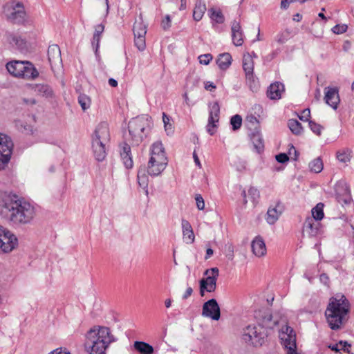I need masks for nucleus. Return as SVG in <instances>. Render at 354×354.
Segmentation results:
<instances>
[{
	"label": "nucleus",
	"instance_id": "79ce46f5",
	"mask_svg": "<svg viewBox=\"0 0 354 354\" xmlns=\"http://www.w3.org/2000/svg\"><path fill=\"white\" fill-rule=\"evenodd\" d=\"M162 120L164 122L165 129L167 135H171L174 133V128L172 124L170 122V119L165 113L162 114Z\"/></svg>",
	"mask_w": 354,
	"mask_h": 354
},
{
	"label": "nucleus",
	"instance_id": "ddd939ff",
	"mask_svg": "<svg viewBox=\"0 0 354 354\" xmlns=\"http://www.w3.org/2000/svg\"><path fill=\"white\" fill-rule=\"evenodd\" d=\"M261 330L262 328L260 326H248L243 330V339L254 346L261 345L264 338V334Z\"/></svg>",
	"mask_w": 354,
	"mask_h": 354
},
{
	"label": "nucleus",
	"instance_id": "2f4dec72",
	"mask_svg": "<svg viewBox=\"0 0 354 354\" xmlns=\"http://www.w3.org/2000/svg\"><path fill=\"white\" fill-rule=\"evenodd\" d=\"M133 30L134 35H146L147 26L144 24L142 17H140L138 19L136 20Z\"/></svg>",
	"mask_w": 354,
	"mask_h": 354
},
{
	"label": "nucleus",
	"instance_id": "2eb2a0df",
	"mask_svg": "<svg viewBox=\"0 0 354 354\" xmlns=\"http://www.w3.org/2000/svg\"><path fill=\"white\" fill-rule=\"evenodd\" d=\"M209 118L206 130L210 135H214L217 127L216 124L219 120L220 106L218 102H214L209 104Z\"/></svg>",
	"mask_w": 354,
	"mask_h": 354
},
{
	"label": "nucleus",
	"instance_id": "680f3d73",
	"mask_svg": "<svg viewBox=\"0 0 354 354\" xmlns=\"http://www.w3.org/2000/svg\"><path fill=\"white\" fill-rule=\"evenodd\" d=\"M227 250H228V253L227 254V257L230 259H233V257H234V247L232 244H230L229 245H227Z\"/></svg>",
	"mask_w": 354,
	"mask_h": 354
},
{
	"label": "nucleus",
	"instance_id": "72a5a7b5",
	"mask_svg": "<svg viewBox=\"0 0 354 354\" xmlns=\"http://www.w3.org/2000/svg\"><path fill=\"white\" fill-rule=\"evenodd\" d=\"M208 12L212 21L218 24H223L224 22L225 18L221 10L212 8L209 9Z\"/></svg>",
	"mask_w": 354,
	"mask_h": 354
},
{
	"label": "nucleus",
	"instance_id": "9b49d317",
	"mask_svg": "<svg viewBox=\"0 0 354 354\" xmlns=\"http://www.w3.org/2000/svg\"><path fill=\"white\" fill-rule=\"evenodd\" d=\"M13 144L10 138L0 133V170L9 162L12 154Z\"/></svg>",
	"mask_w": 354,
	"mask_h": 354
},
{
	"label": "nucleus",
	"instance_id": "7ed1b4c3",
	"mask_svg": "<svg viewBox=\"0 0 354 354\" xmlns=\"http://www.w3.org/2000/svg\"><path fill=\"white\" fill-rule=\"evenodd\" d=\"M350 310L348 300L344 295L337 294L330 298L325 311L327 322L332 330H338L346 321Z\"/></svg>",
	"mask_w": 354,
	"mask_h": 354
},
{
	"label": "nucleus",
	"instance_id": "6e6552de",
	"mask_svg": "<svg viewBox=\"0 0 354 354\" xmlns=\"http://www.w3.org/2000/svg\"><path fill=\"white\" fill-rule=\"evenodd\" d=\"M279 337L286 354H301L297 350L296 334L291 327L288 325L283 326L279 330Z\"/></svg>",
	"mask_w": 354,
	"mask_h": 354
},
{
	"label": "nucleus",
	"instance_id": "c756f323",
	"mask_svg": "<svg viewBox=\"0 0 354 354\" xmlns=\"http://www.w3.org/2000/svg\"><path fill=\"white\" fill-rule=\"evenodd\" d=\"M336 157L339 162L347 164L351 161L352 151L348 148L339 149L336 153Z\"/></svg>",
	"mask_w": 354,
	"mask_h": 354
},
{
	"label": "nucleus",
	"instance_id": "f03ea898",
	"mask_svg": "<svg viewBox=\"0 0 354 354\" xmlns=\"http://www.w3.org/2000/svg\"><path fill=\"white\" fill-rule=\"evenodd\" d=\"M115 341L109 328L94 326L85 335L84 347L89 354H106L107 348Z\"/></svg>",
	"mask_w": 354,
	"mask_h": 354
},
{
	"label": "nucleus",
	"instance_id": "aec40b11",
	"mask_svg": "<svg viewBox=\"0 0 354 354\" xmlns=\"http://www.w3.org/2000/svg\"><path fill=\"white\" fill-rule=\"evenodd\" d=\"M232 39L233 44L236 46H241L243 44V32L239 21H234L232 23Z\"/></svg>",
	"mask_w": 354,
	"mask_h": 354
},
{
	"label": "nucleus",
	"instance_id": "58836bf2",
	"mask_svg": "<svg viewBox=\"0 0 354 354\" xmlns=\"http://www.w3.org/2000/svg\"><path fill=\"white\" fill-rule=\"evenodd\" d=\"M312 217H308V218H315L319 222L324 217L323 205L322 203L317 204L312 209Z\"/></svg>",
	"mask_w": 354,
	"mask_h": 354
},
{
	"label": "nucleus",
	"instance_id": "f8f14e48",
	"mask_svg": "<svg viewBox=\"0 0 354 354\" xmlns=\"http://www.w3.org/2000/svg\"><path fill=\"white\" fill-rule=\"evenodd\" d=\"M8 18L14 23H21L24 20L26 12L22 3L12 1L5 8Z\"/></svg>",
	"mask_w": 354,
	"mask_h": 354
},
{
	"label": "nucleus",
	"instance_id": "c03bdc74",
	"mask_svg": "<svg viewBox=\"0 0 354 354\" xmlns=\"http://www.w3.org/2000/svg\"><path fill=\"white\" fill-rule=\"evenodd\" d=\"M135 39V45L138 48V49L140 51H142L145 49L146 44H145V35H134Z\"/></svg>",
	"mask_w": 354,
	"mask_h": 354
},
{
	"label": "nucleus",
	"instance_id": "6ab92c4d",
	"mask_svg": "<svg viewBox=\"0 0 354 354\" xmlns=\"http://www.w3.org/2000/svg\"><path fill=\"white\" fill-rule=\"evenodd\" d=\"M283 210V205L278 202L274 205H271L268 208L266 214V220L270 225L274 224L279 219Z\"/></svg>",
	"mask_w": 354,
	"mask_h": 354
},
{
	"label": "nucleus",
	"instance_id": "6e6d98bb",
	"mask_svg": "<svg viewBox=\"0 0 354 354\" xmlns=\"http://www.w3.org/2000/svg\"><path fill=\"white\" fill-rule=\"evenodd\" d=\"M100 37H100V36H95V35H93V37L91 43H92L93 47L95 48V51L96 54H97L98 48H99Z\"/></svg>",
	"mask_w": 354,
	"mask_h": 354
},
{
	"label": "nucleus",
	"instance_id": "774afa93",
	"mask_svg": "<svg viewBox=\"0 0 354 354\" xmlns=\"http://www.w3.org/2000/svg\"><path fill=\"white\" fill-rule=\"evenodd\" d=\"M109 84L112 87H116L118 86V82L113 78H110L109 80Z\"/></svg>",
	"mask_w": 354,
	"mask_h": 354
},
{
	"label": "nucleus",
	"instance_id": "052dcab7",
	"mask_svg": "<svg viewBox=\"0 0 354 354\" xmlns=\"http://www.w3.org/2000/svg\"><path fill=\"white\" fill-rule=\"evenodd\" d=\"M205 88L207 91H212L216 88L215 84L212 82H206L205 83Z\"/></svg>",
	"mask_w": 354,
	"mask_h": 354
},
{
	"label": "nucleus",
	"instance_id": "8fccbe9b",
	"mask_svg": "<svg viewBox=\"0 0 354 354\" xmlns=\"http://www.w3.org/2000/svg\"><path fill=\"white\" fill-rule=\"evenodd\" d=\"M199 62L201 64L207 65L212 59L211 54H204L198 57Z\"/></svg>",
	"mask_w": 354,
	"mask_h": 354
},
{
	"label": "nucleus",
	"instance_id": "a19ab883",
	"mask_svg": "<svg viewBox=\"0 0 354 354\" xmlns=\"http://www.w3.org/2000/svg\"><path fill=\"white\" fill-rule=\"evenodd\" d=\"M245 78L250 90L253 92L257 91L259 89V82L257 78L254 76V74L251 73V77L245 75Z\"/></svg>",
	"mask_w": 354,
	"mask_h": 354
},
{
	"label": "nucleus",
	"instance_id": "0e129e2a",
	"mask_svg": "<svg viewBox=\"0 0 354 354\" xmlns=\"http://www.w3.org/2000/svg\"><path fill=\"white\" fill-rule=\"evenodd\" d=\"M319 279H320L321 282H322L325 285L328 284V283L329 281L328 277L327 276V274H326L324 273L320 274Z\"/></svg>",
	"mask_w": 354,
	"mask_h": 354
},
{
	"label": "nucleus",
	"instance_id": "de8ad7c7",
	"mask_svg": "<svg viewBox=\"0 0 354 354\" xmlns=\"http://www.w3.org/2000/svg\"><path fill=\"white\" fill-rule=\"evenodd\" d=\"M12 43L16 45L19 49L23 50L26 47V42L20 37H13Z\"/></svg>",
	"mask_w": 354,
	"mask_h": 354
},
{
	"label": "nucleus",
	"instance_id": "20e7f679",
	"mask_svg": "<svg viewBox=\"0 0 354 354\" xmlns=\"http://www.w3.org/2000/svg\"><path fill=\"white\" fill-rule=\"evenodd\" d=\"M110 139L109 125L106 122H101L96 127L92 136V149L95 158L97 161H102L106 156V145Z\"/></svg>",
	"mask_w": 354,
	"mask_h": 354
},
{
	"label": "nucleus",
	"instance_id": "b1692460",
	"mask_svg": "<svg viewBox=\"0 0 354 354\" xmlns=\"http://www.w3.org/2000/svg\"><path fill=\"white\" fill-rule=\"evenodd\" d=\"M148 174L146 173L145 167H140L138 171L137 180L140 187H142L147 196L149 194L148 185H149V177Z\"/></svg>",
	"mask_w": 354,
	"mask_h": 354
},
{
	"label": "nucleus",
	"instance_id": "338daca9",
	"mask_svg": "<svg viewBox=\"0 0 354 354\" xmlns=\"http://www.w3.org/2000/svg\"><path fill=\"white\" fill-rule=\"evenodd\" d=\"M292 1V0L290 1L288 0H282L281 2V8L283 9H286L288 7L290 3Z\"/></svg>",
	"mask_w": 354,
	"mask_h": 354
},
{
	"label": "nucleus",
	"instance_id": "1a4fd4ad",
	"mask_svg": "<svg viewBox=\"0 0 354 354\" xmlns=\"http://www.w3.org/2000/svg\"><path fill=\"white\" fill-rule=\"evenodd\" d=\"M203 277L200 281V295L203 297L205 292H213L216 288V281L219 275L217 268H212L205 271Z\"/></svg>",
	"mask_w": 354,
	"mask_h": 354
},
{
	"label": "nucleus",
	"instance_id": "c85d7f7f",
	"mask_svg": "<svg viewBox=\"0 0 354 354\" xmlns=\"http://www.w3.org/2000/svg\"><path fill=\"white\" fill-rule=\"evenodd\" d=\"M251 140L256 150L258 152L263 151L264 148L263 139L261 133L259 131H256L252 133L251 136Z\"/></svg>",
	"mask_w": 354,
	"mask_h": 354
},
{
	"label": "nucleus",
	"instance_id": "4c0bfd02",
	"mask_svg": "<svg viewBox=\"0 0 354 354\" xmlns=\"http://www.w3.org/2000/svg\"><path fill=\"white\" fill-rule=\"evenodd\" d=\"M17 129L23 133L30 134L32 133V127L31 125L21 121L20 120L15 122Z\"/></svg>",
	"mask_w": 354,
	"mask_h": 354
},
{
	"label": "nucleus",
	"instance_id": "393cba45",
	"mask_svg": "<svg viewBox=\"0 0 354 354\" xmlns=\"http://www.w3.org/2000/svg\"><path fill=\"white\" fill-rule=\"evenodd\" d=\"M121 158L126 168L133 167V162L131 155V147L129 145L124 144L120 153Z\"/></svg>",
	"mask_w": 354,
	"mask_h": 354
},
{
	"label": "nucleus",
	"instance_id": "dca6fc26",
	"mask_svg": "<svg viewBox=\"0 0 354 354\" xmlns=\"http://www.w3.org/2000/svg\"><path fill=\"white\" fill-rule=\"evenodd\" d=\"M320 231V223L315 218H306L303 225V235L308 237L317 236Z\"/></svg>",
	"mask_w": 354,
	"mask_h": 354
},
{
	"label": "nucleus",
	"instance_id": "603ef678",
	"mask_svg": "<svg viewBox=\"0 0 354 354\" xmlns=\"http://www.w3.org/2000/svg\"><path fill=\"white\" fill-rule=\"evenodd\" d=\"M288 38V32H283L278 34L276 37V41L279 44L285 43Z\"/></svg>",
	"mask_w": 354,
	"mask_h": 354
},
{
	"label": "nucleus",
	"instance_id": "e2e57ef3",
	"mask_svg": "<svg viewBox=\"0 0 354 354\" xmlns=\"http://www.w3.org/2000/svg\"><path fill=\"white\" fill-rule=\"evenodd\" d=\"M192 292H193V289L191 287H188L187 288L185 292L183 295V299H187L189 297H190L192 295Z\"/></svg>",
	"mask_w": 354,
	"mask_h": 354
},
{
	"label": "nucleus",
	"instance_id": "c9c22d12",
	"mask_svg": "<svg viewBox=\"0 0 354 354\" xmlns=\"http://www.w3.org/2000/svg\"><path fill=\"white\" fill-rule=\"evenodd\" d=\"M288 126L295 135H300L303 132V127L301 123L295 119H290L288 122Z\"/></svg>",
	"mask_w": 354,
	"mask_h": 354
},
{
	"label": "nucleus",
	"instance_id": "ea45409f",
	"mask_svg": "<svg viewBox=\"0 0 354 354\" xmlns=\"http://www.w3.org/2000/svg\"><path fill=\"white\" fill-rule=\"evenodd\" d=\"M78 102L81 106L82 109L84 111H86L90 108L91 100L88 95L85 94H80L78 97Z\"/></svg>",
	"mask_w": 354,
	"mask_h": 354
},
{
	"label": "nucleus",
	"instance_id": "49530a36",
	"mask_svg": "<svg viewBox=\"0 0 354 354\" xmlns=\"http://www.w3.org/2000/svg\"><path fill=\"white\" fill-rule=\"evenodd\" d=\"M308 124L310 129L313 133H315L317 136L321 135L322 131L324 129L322 126L311 120L309 121Z\"/></svg>",
	"mask_w": 354,
	"mask_h": 354
},
{
	"label": "nucleus",
	"instance_id": "69168bd1",
	"mask_svg": "<svg viewBox=\"0 0 354 354\" xmlns=\"http://www.w3.org/2000/svg\"><path fill=\"white\" fill-rule=\"evenodd\" d=\"M193 158H194V162L196 163V165L199 167L201 168V162L199 160V158L196 154V153L194 151L193 153Z\"/></svg>",
	"mask_w": 354,
	"mask_h": 354
},
{
	"label": "nucleus",
	"instance_id": "f3484780",
	"mask_svg": "<svg viewBox=\"0 0 354 354\" xmlns=\"http://www.w3.org/2000/svg\"><path fill=\"white\" fill-rule=\"evenodd\" d=\"M48 61L53 70L55 67H59L62 65L61 51L57 45L53 44L48 49Z\"/></svg>",
	"mask_w": 354,
	"mask_h": 354
},
{
	"label": "nucleus",
	"instance_id": "473e14b6",
	"mask_svg": "<svg viewBox=\"0 0 354 354\" xmlns=\"http://www.w3.org/2000/svg\"><path fill=\"white\" fill-rule=\"evenodd\" d=\"M328 348H330L335 353H340L341 351L349 353L351 344H348L347 342L345 341H339L338 343L334 344H330L328 345Z\"/></svg>",
	"mask_w": 354,
	"mask_h": 354
},
{
	"label": "nucleus",
	"instance_id": "4d7b16f0",
	"mask_svg": "<svg viewBox=\"0 0 354 354\" xmlns=\"http://www.w3.org/2000/svg\"><path fill=\"white\" fill-rule=\"evenodd\" d=\"M276 160L281 163H284L289 160V158L286 153H281L276 156Z\"/></svg>",
	"mask_w": 354,
	"mask_h": 354
},
{
	"label": "nucleus",
	"instance_id": "423d86ee",
	"mask_svg": "<svg viewBox=\"0 0 354 354\" xmlns=\"http://www.w3.org/2000/svg\"><path fill=\"white\" fill-rule=\"evenodd\" d=\"M152 127L151 118L141 115L133 118L129 122V133L133 143L138 145L149 133Z\"/></svg>",
	"mask_w": 354,
	"mask_h": 354
},
{
	"label": "nucleus",
	"instance_id": "0eeeda50",
	"mask_svg": "<svg viewBox=\"0 0 354 354\" xmlns=\"http://www.w3.org/2000/svg\"><path fill=\"white\" fill-rule=\"evenodd\" d=\"M9 73L25 80H35L39 76L37 70L28 61H12L6 64Z\"/></svg>",
	"mask_w": 354,
	"mask_h": 354
},
{
	"label": "nucleus",
	"instance_id": "39448f33",
	"mask_svg": "<svg viewBox=\"0 0 354 354\" xmlns=\"http://www.w3.org/2000/svg\"><path fill=\"white\" fill-rule=\"evenodd\" d=\"M150 155L147 171L151 176H158L165 170L167 165L165 148L161 142H155L151 145Z\"/></svg>",
	"mask_w": 354,
	"mask_h": 354
},
{
	"label": "nucleus",
	"instance_id": "864d4df0",
	"mask_svg": "<svg viewBox=\"0 0 354 354\" xmlns=\"http://www.w3.org/2000/svg\"><path fill=\"white\" fill-rule=\"evenodd\" d=\"M171 18L169 15H166L162 20L161 26L164 30L168 29L171 26Z\"/></svg>",
	"mask_w": 354,
	"mask_h": 354
},
{
	"label": "nucleus",
	"instance_id": "7c9ffc66",
	"mask_svg": "<svg viewBox=\"0 0 354 354\" xmlns=\"http://www.w3.org/2000/svg\"><path fill=\"white\" fill-rule=\"evenodd\" d=\"M133 346L142 354H152L153 353V346L144 342L136 341L134 342Z\"/></svg>",
	"mask_w": 354,
	"mask_h": 354
},
{
	"label": "nucleus",
	"instance_id": "f704fd0d",
	"mask_svg": "<svg viewBox=\"0 0 354 354\" xmlns=\"http://www.w3.org/2000/svg\"><path fill=\"white\" fill-rule=\"evenodd\" d=\"M35 91L38 94L46 97H52L53 95V91L52 88L47 84L37 85Z\"/></svg>",
	"mask_w": 354,
	"mask_h": 354
},
{
	"label": "nucleus",
	"instance_id": "4468645a",
	"mask_svg": "<svg viewBox=\"0 0 354 354\" xmlns=\"http://www.w3.org/2000/svg\"><path fill=\"white\" fill-rule=\"evenodd\" d=\"M201 315L218 321L221 317V309L215 299H211L203 305Z\"/></svg>",
	"mask_w": 354,
	"mask_h": 354
},
{
	"label": "nucleus",
	"instance_id": "9d476101",
	"mask_svg": "<svg viewBox=\"0 0 354 354\" xmlns=\"http://www.w3.org/2000/svg\"><path fill=\"white\" fill-rule=\"evenodd\" d=\"M17 239L13 234L0 226V252H10L17 245Z\"/></svg>",
	"mask_w": 354,
	"mask_h": 354
},
{
	"label": "nucleus",
	"instance_id": "37998d69",
	"mask_svg": "<svg viewBox=\"0 0 354 354\" xmlns=\"http://www.w3.org/2000/svg\"><path fill=\"white\" fill-rule=\"evenodd\" d=\"M230 124L234 131L239 129L242 124L241 116L238 114L233 115L230 119Z\"/></svg>",
	"mask_w": 354,
	"mask_h": 354
},
{
	"label": "nucleus",
	"instance_id": "a878e982",
	"mask_svg": "<svg viewBox=\"0 0 354 354\" xmlns=\"http://www.w3.org/2000/svg\"><path fill=\"white\" fill-rule=\"evenodd\" d=\"M243 68L245 75L251 77V73L254 71V60L252 55L245 53L243 57Z\"/></svg>",
	"mask_w": 354,
	"mask_h": 354
},
{
	"label": "nucleus",
	"instance_id": "e433bc0d",
	"mask_svg": "<svg viewBox=\"0 0 354 354\" xmlns=\"http://www.w3.org/2000/svg\"><path fill=\"white\" fill-rule=\"evenodd\" d=\"M323 167V162L320 158H317L309 163V168L310 171L315 173L321 172Z\"/></svg>",
	"mask_w": 354,
	"mask_h": 354
},
{
	"label": "nucleus",
	"instance_id": "5fc2aeb1",
	"mask_svg": "<svg viewBox=\"0 0 354 354\" xmlns=\"http://www.w3.org/2000/svg\"><path fill=\"white\" fill-rule=\"evenodd\" d=\"M310 116V111L309 109H304L300 115H299V118L302 121H308L309 118Z\"/></svg>",
	"mask_w": 354,
	"mask_h": 354
},
{
	"label": "nucleus",
	"instance_id": "cd10ccee",
	"mask_svg": "<svg viewBox=\"0 0 354 354\" xmlns=\"http://www.w3.org/2000/svg\"><path fill=\"white\" fill-rule=\"evenodd\" d=\"M232 56L228 53L219 55L216 64L221 70H226L232 64Z\"/></svg>",
	"mask_w": 354,
	"mask_h": 354
},
{
	"label": "nucleus",
	"instance_id": "a211bd4d",
	"mask_svg": "<svg viewBox=\"0 0 354 354\" xmlns=\"http://www.w3.org/2000/svg\"><path fill=\"white\" fill-rule=\"evenodd\" d=\"M325 90V102L333 109H337L340 102L338 89L333 87H326Z\"/></svg>",
	"mask_w": 354,
	"mask_h": 354
},
{
	"label": "nucleus",
	"instance_id": "3c124183",
	"mask_svg": "<svg viewBox=\"0 0 354 354\" xmlns=\"http://www.w3.org/2000/svg\"><path fill=\"white\" fill-rule=\"evenodd\" d=\"M197 208L199 210H203L205 208V201L201 194H196L195 196Z\"/></svg>",
	"mask_w": 354,
	"mask_h": 354
},
{
	"label": "nucleus",
	"instance_id": "bf43d9fd",
	"mask_svg": "<svg viewBox=\"0 0 354 354\" xmlns=\"http://www.w3.org/2000/svg\"><path fill=\"white\" fill-rule=\"evenodd\" d=\"M49 354H71L69 351H68L66 348L63 349L62 348H56L55 350L51 351Z\"/></svg>",
	"mask_w": 354,
	"mask_h": 354
},
{
	"label": "nucleus",
	"instance_id": "bb28decb",
	"mask_svg": "<svg viewBox=\"0 0 354 354\" xmlns=\"http://www.w3.org/2000/svg\"><path fill=\"white\" fill-rule=\"evenodd\" d=\"M206 10L205 3L201 0L197 1L193 11L194 19L197 21L201 20Z\"/></svg>",
	"mask_w": 354,
	"mask_h": 354
},
{
	"label": "nucleus",
	"instance_id": "412c9836",
	"mask_svg": "<svg viewBox=\"0 0 354 354\" xmlns=\"http://www.w3.org/2000/svg\"><path fill=\"white\" fill-rule=\"evenodd\" d=\"M252 251L257 257H263L266 254V247L263 239L258 236H256L251 243Z\"/></svg>",
	"mask_w": 354,
	"mask_h": 354
},
{
	"label": "nucleus",
	"instance_id": "f257e3e1",
	"mask_svg": "<svg viewBox=\"0 0 354 354\" xmlns=\"http://www.w3.org/2000/svg\"><path fill=\"white\" fill-rule=\"evenodd\" d=\"M0 212L6 214L15 224L29 223L35 216L34 206L17 196H9L0 201Z\"/></svg>",
	"mask_w": 354,
	"mask_h": 354
},
{
	"label": "nucleus",
	"instance_id": "13d9d810",
	"mask_svg": "<svg viewBox=\"0 0 354 354\" xmlns=\"http://www.w3.org/2000/svg\"><path fill=\"white\" fill-rule=\"evenodd\" d=\"M104 26L102 24H98L95 26L93 35L101 37L102 33L104 32Z\"/></svg>",
	"mask_w": 354,
	"mask_h": 354
},
{
	"label": "nucleus",
	"instance_id": "5701e85b",
	"mask_svg": "<svg viewBox=\"0 0 354 354\" xmlns=\"http://www.w3.org/2000/svg\"><path fill=\"white\" fill-rule=\"evenodd\" d=\"M181 225L185 241L187 243H193L195 236L190 223L185 219H182Z\"/></svg>",
	"mask_w": 354,
	"mask_h": 354
},
{
	"label": "nucleus",
	"instance_id": "a18cd8bd",
	"mask_svg": "<svg viewBox=\"0 0 354 354\" xmlns=\"http://www.w3.org/2000/svg\"><path fill=\"white\" fill-rule=\"evenodd\" d=\"M248 196L253 203H257L260 194L257 188L250 187L248 192Z\"/></svg>",
	"mask_w": 354,
	"mask_h": 354
},
{
	"label": "nucleus",
	"instance_id": "4be33fe9",
	"mask_svg": "<svg viewBox=\"0 0 354 354\" xmlns=\"http://www.w3.org/2000/svg\"><path fill=\"white\" fill-rule=\"evenodd\" d=\"M284 91V86L279 82L270 84L267 91V96L270 100H279Z\"/></svg>",
	"mask_w": 354,
	"mask_h": 354
},
{
	"label": "nucleus",
	"instance_id": "09e8293b",
	"mask_svg": "<svg viewBox=\"0 0 354 354\" xmlns=\"http://www.w3.org/2000/svg\"><path fill=\"white\" fill-rule=\"evenodd\" d=\"M347 30V26L345 24H337L332 28V31L335 34H342Z\"/></svg>",
	"mask_w": 354,
	"mask_h": 354
}]
</instances>
